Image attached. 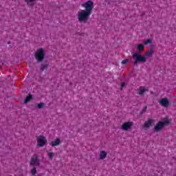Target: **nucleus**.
I'll return each mask as SVG.
<instances>
[{"instance_id": "2eb2a0df", "label": "nucleus", "mask_w": 176, "mask_h": 176, "mask_svg": "<svg viewBox=\"0 0 176 176\" xmlns=\"http://www.w3.org/2000/svg\"><path fill=\"white\" fill-rule=\"evenodd\" d=\"M152 54H153V50H148L147 52H146L145 56H143L144 57H151V56H152Z\"/></svg>"}, {"instance_id": "f3484780", "label": "nucleus", "mask_w": 176, "mask_h": 176, "mask_svg": "<svg viewBox=\"0 0 176 176\" xmlns=\"http://www.w3.org/2000/svg\"><path fill=\"white\" fill-rule=\"evenodd\" d=\"M129 62H130V59L126 58V59H124V60L121 62V64H122L123 65H126V64H129Z\"/></svg>"}, {"instance_id": "dca6fc26", "label": "nucleus", "mask_w": 176, "mask_h": 176, "mask_svg": "<svg viewBox=\"0 0 176 176\" xmlns=\"http://www.w3.org/2000/svg\"><path fill=\"white\" fill-rule=\"evenodd\" d=\"M31 100H32V95H29L26 97V98L25 99V104H27V102H30V101H31Z\"/></svg>"}, {"instance_id": "9d476101", "label": "nucleus", "mask_w": 176, "mask_h": 176, "mask_svg": "<svg viewBox=\"0 0 176 176\" xmlns=\"http://www.w3.org/2000/svg\"><path fill=\"white\" fill-rule=\"evenodd\" d=\"M61 144V140L60 138H56L54 141H52L50 143V145L52 146V148H54V146H58Z\"/></svg>"}, {"instance_id": "ddd939ff", "label": "nucleus", "mask_w": 176, "mask_h": 176, "mask_svg": "<svg viewBox=\"0 0 176 176\" xmlns=\"http://www.w3.org/2000/svg\"><path fill=\"white\" fill-rule=\"evenodd\" d=\"M47 157H49L50 160H53V157L56 156V154L52 151H47Z\"/></svg>"}, {"instance_id": "1a4fd4ad", "label": "nucleus", "mask_w": 176, "mask_h": 176, "mask_svg": "<svg viewBox=\"0 0 176 176\" xmlns=\"http://www.w3.org/2000/svg\"><path fill=\"white\" fill-rule=\"evenodd\" d=\"M107 156H108V151H100L99 153V160H104V159H107Z\"/></svg>"}, {"instance_id": "a211bd4d", "label": "nucleus", "mask_w": 176, "mask_h": 176, "mask_svg": "<svg viewBox=\"0 0 176 176\" xmlns=\"http://www.w3.org/2000/svg\"><path fill=\"white\" fill-rule=\"evenodd\" d=\"M37 107L39 109H42V108L45 107V103H38L37 104Z\"/></svg>"}, {"instance_id": "9b49d317", "label": "nucleus", "mask_w": 176, "mask_h": 176, "mask_svg": "<svg viewBox=\"0 0 176 176\" xmlns=\"http://www.w3.org/2000/svg\"><path fill=\"white\" fill-rule=\"evenodd\" d=\"M154 122L155 121L153 120L148 119L147 121H146L144 122V129H149V127H151V126H152V124H153Z\"/></svg>"}, {"instance_id": "4be33fe9", "label": "nucleus", "mask_w": 176, "mask_h": 176, "mask_svg": "<svg viewBox=\"0 0 176 176\" xmlns=\"http://www.w3.org/2000/svg\"><path fill=\"white\" fill-rule=\"evenodd\" d=\"M46 68H47V65H44L41 67V69H46Z\"/></svg>"}, {"instance_id": "423d86ee", "label": "nucleus", "mask_w": 176, "mask_h": 176, "mask_svg": "<svg viewBox=\"0 0 176 176\" xmlns=\"http://www.w3.org/2000/svg\"><path fill=\"white\" fill-rule=\"evenodd\" d=\"M37 148H42L47 144V139L44 135L38 136L36 138Z\"/></svg>"}, {"instance_id": "0eeeda50", "label": "nucleus", "mask_w": 176, "mask_h": 176, "mask_svg": "<svg viewBox=\"0 0 176 176\" xmlns=\"http://www.w3.org/2000/svg\"><path fill=\"white\" fill-rule=\"evenodd\" d=\"M170 120L166 118L163 120V122H158L154 127L155 131H160L163 127L166 126V124H168Z\"/></svg>"}, {"instance_id": "5701e85b", "label": "nucleus", "mask_w": 176, "mask_h": 176, "mask_svg": "<svg viewBox=\"0 0 176 176\" xmlns=\"http://www.w3.org/2000/svg\"><path fill=\"white\" fill-rule=\"evenodd\" d=\"M145 111H146V107H145L143 109V111L145 112Z\"/></svg>"}, {"instance_id": "f03ea898", "label": "nucleus", "mask_w": 176, "mask_h": 176, "mask_svg": "<svg viewBox=\"0 0 176 176\" xmlns=\"http://www.w3.org/2000/svg\"><path fill=\"white\" fill-rule=\"evenodd\" d=\"M89 12H87V11L85 10H80L78 11L77 13V19L79 23H82L83 24H86L87 21H89V19L90 17Z\"/></svg>"}, {"instance_id": "20e7f679", "label": "nucleus", "mask_w": 176, "mask_h": 176, "mask_svg": "<svg viewBox=\"0 0 176 176\" xmlns=\"http://www.w3.org/2000/svg\"><path fill=\"white\" fill-rule=\"evenodd\" d=\"M82 8H84V10L91 14L93 12V9H94V3L92 1H87V2L82 3L81 5Z\"/></svg>"}, {"instance_id": "6ab92c4d", "label": "nucleus", "mask_w": 176, "mask_h": 176, "mask_svg": "<svg viewBox=\"0 0 176 176\" xmlns=\"http://www.w3.org/2000/svg\"><path fill=\"white\" fill-rule=\"evenodd\" d=\"M144 45H149V43H152V40L148 39L146 40L143 42Z\"/></svg>"}, {"instance_id": "39448f33", "label": "nucleus", "mask_w": 176, "mask_h": 176, "mask_svg": "<svg viewBox=\"0 0 176 176\" xmlns=\"http://www.w3.org/2000/svg\"><path fill=\"white\" fill-rule=\"evenodd\" d=\"M134 126V122L132 121H127L122 124L120 129L122 131H131Z\"/></svg>"}, {"instance_id": "f8f14e48", "label": "nucleus", "mask_w": 176, "mask_h": 176, "mask_svg": "<svg viewBox=\"0 0 176 176\" xmlns=\"http://www.w3.org/2000/svg\"><path fill=\"white\" fill-rule=\"evenodd\" d=\"M159 103L162 107H168V99L164 98L159 101Z\"/></svg>"}, {"instance_id": "4468645a", "label": "nucleus", "mask_w": 176, "mask_h": 176, "mask_svg": "<svg viewBox=\"0 0 176 176\" xmlns=\"http://www.w3.org/2000/svg\"><path fill=\"white\" fill-rule=\"evenodd\" d=\"M146 91H148V89L144 87H141L139 89V94L140 96H142V94H144V93H146Z\"/></svg>"}, {"instance_id": "f257e3e1", "label": "nucleus", "mask_w": 176, "mask_h": 176, "mask_svg": "<svg viewBox=\"0 0 176 176\" xmlns=\"http://www.w3.org/2000/svg\"><path fill=\"white\" fill-rule=\"evenodd\" d=\"M137 50L139 52L134 53L132 55V58L133 59V64L137 65L138 63H146V56H142V52L145 49V46L142 44H138L136 45Z\"/></svg>"}, {"instance_id": "7ed1b4c3", "label": "nucleus", "mask_w": 176, "mask_h": 176, "mask_svg": "<svg viewBox=\"0 0 176 176\" xmlns=\"http://www.w3.org/2000/svg\"><path fill=\"white\" fill-rule=\"evenodd\" d=\"M34 57L38 63H42L45 59V50L38 48L34 53Z\"/></svg>"}, {"instance_id": "aec40b11", "label": "nucleus", "mask_w": 176, "mask_h": 176, "mask_svg": "<svg viewBox=\"0 0 176 176\" xmlns=\"http://www.w3.org/2000/svg\"><path fill=\"white\" fill-rule=\"evenodd\" d=\"M31 173H32V175H35V174H36V168H33L31 170Z\"/></svg>"}, {"instance_id": "6e6552de", "label": "nucleus", "mask_w": 176, "mask_h": 176, "mask_svg": "<svg viewBox=\"0 0 176 176\" xmlns=\"http://www.w3.org/2000/svg\"><path fill=\"white\" fill-rule=\"evenodd\" d=\"M30 164V166H39L40 162L38 155H34L32 157Z\"/></svg>"}, {"instance_id": "412c9836", "label": "nucleus", "mask_w": 176, "mask_h": 176, "mask_svg": "<svg viewBox=\"0 0 176 176\" xmlns=\"http://www.w3.org/2000/svg\"><path fill=\"white\" fill-rule=\"evenodd\" d=\"M126 83L125 82H122L121 83V90H123V88L124 87Z\"/></svg>"}]
</instances>
